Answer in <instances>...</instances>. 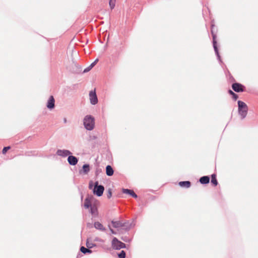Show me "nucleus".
<instances>
[{
    "mask_svg": "<svg viewBox=\"0 0 258 258\" xmlns=\"http://www.w3.org/2000/svg\"><path fill=\"white\" fill-rule=\"evenodd\" d=\"M98 181L95 182L94 185H93V181H90L89 185L90 189H93L94 194L96 195L98 197H100L102 195L104 188L102 185H98Z\"/></svg>",
    "mask_w": 258,
    "mask_h": 258,
    "instance_id": "1",
    "label": "nucleus"
},
{
    "mask_svg": "<svg viewBox=\"0 0 258 258\" xmlns=\"http://www.w3.org/2000/svg\"><path fill=\"white\" fill-rule=\"evenodd\" d=\"M84 125L86 130H92L95 125L94 117L90 115L86 116L84 119Z\"/></svg>",
    "mask_w": 258,
    "mask_h": 258,
    "instance_id": "2",
    "label": "nucleus"
},
{
    "mask_svg": "<svg viewBox=\"0 0 258 258\" xmlns=\"http://www.w3.org/2000/svg\"><path fill=\"white\" fill-rule=\"evenodd\" d=\"M238 105L239 114L241 116L242 118H244L247 115L248 110L247 106L244 102L241 101H238Z\"/></svg>",
    "mask_w": 258,
    "mask_h": 258,
    "instance_id": "3",
    "label": "nucleus"
},
{
    "mask_svg": "<svg viewBox=\"0 0 258 258\" xmlns=\"http://www.w3.org/2000/svg\"><path fill=\"white\" fill-rule=\"evenodd\" d=\"M112 246L114 248L118 249L125 247V244L114 237L112 241Z\"/></svg>",
    "mask_w": 258,
    "mask_h": 258,
    "instance_id": "4",
    "label": "nucleus"
},
{
    "mask_svg": "<svg viewBox=\"0 0 258 258\" xmlns=\"http://www.w3.org/2000/svg\"><path fill=\"white\" fill-rule=\"evenodd\" d=\"M89 99L90 103L92 105H95L98 103V98L95 91H91L89 93Z\"/></svg>",
    "mask_w": 258,
    "mask_h": 258,
    "instance_id": "5",
    "label": "nucleus"
},
{
    "mask_svg": "<svg viewBox=\"0 0 258 258\" xmlns=\"http://www.w3.org/2000/svg\"><path fill=\"white\" fill-rule=\"evenodd\" d=\"M58 156L61 157H67L72 154V153L68 150H58L56 152Z\"/></svg>",
    "mask_w": 258,
    "mask_h": 258,
    "instance_id": "6",
    "label": "nucleus"
},
{
    "mask_svg": "<svg viewBox=\"0 0 258 258\" xmlns=\"http://www.w3.org/2000/svg\"><path fill=\"white\" fill-rule=\"evenodd\" d=\"M55 100L52 96H50L47 102L46 106L49 109H52L54 107Z\"/></svg>",
    "mask_w": 258,
    "mask_h": 258,
    "instance_id": "7",
    "label": "nucleus"
},
{
    "mask_svg": "<svg viewBox=\"0 0 258 258\" xmlns=\"http://www.w3.org/2000/svg\"><path fill=\"white\" fill-rule=\"evenodd\" d=\"M243 86L239 83H234L232 85V89L237 92H242Z\"/></svg>",
    "mask_w": 258,
    "mask_h": 258,
    "instance_id": "8",
    "label": "nucleus"
},
{
    "mask_svg": "<svg viewBox=\"0 0 258 258\" xmlns=\"http://www.w3.org/2000/svg\"><path fill=\"white\" fill-rule=\"evenodd\" d=\"M212 35H213V47H214V50L216 53V55L218 58V59L220 60V56L219 55V52H218V48L216 46V36L215 34H213V30H212Z\"/></svg>",
    "mask_w": 258,
    "mask_h": 258,
    "instance_id": "9",
    "label": "nucleus"
},
{
    "mask_svg": "<svg viewBox=\"0 0 258 258\" xmlns=\"http://www.w3.org/2000/svg\"><path fill=\"white\" fill-rule=\"evenodd\" d=\"M68 161L70 164L75 165L78 163V159L76 157L70 155L68 158Z\"/></svg>",
    "mask_w": 258,
    "mask_h": 258,
    "instance_id": "10",
    "label": "nucleus"
},
{
    "mask_svg": "<svg viewBox=\"0 0 258 258\" xmlns=\"http://www.w3.org/2000/svg\"><path fill=\"white\" fill-rule=\"evenodd\" d=\"M93 198L92 197L88 196L87 198H86V199L85 200V203H84L85 208L88 209L90 207H91V203H92V201H93Z\"/></svg>",
    "mask_w": 258,
    "mask_h": 258,
    "instance_id": "11",
    "label": "nucleus"
},
{
    "mask_svg": "<svg viewBox=\"0 0 258 258\" xmlns=\"http://www.w3.org/2000/svg\"><path fill=\"white\" fill-rule=\"evenodd\" d=\"M122 192L124 194H128L135 198H137V195L134 192V191L133 190L128 189H122Z\"/></svg>",
    "mask_w": 258,
    "mask_h": 258,
    "instance_id": "12",
    "label": "nucleus"
},
{
    "mask_svg": "<svg viewBox=\"0 0 258 258\" xmlns=\"http://www.w3.org/2000/svg\"><path fill=\"white\" fill-rule=\"evenodd\" d=\"M94 227L98 230L101 231H105V229L103 227V225L100 223L99 222H95L94 223Z\"/></svg>",
    "mask_w": 258,
    "mask_h": 258,
    "instance_id": "13",
    "label": "nucleus"
},
{
    "mask_svg": "<svg viewBox=\"0 0 258 258\" xmlns=\"http://www.w3.org/2000/svg\"><path fill=\"white\" fill-rule=\"evenodd\" d=\"M106 174L108 176H111L113 174V170L110 165H107L106 168Z\"/></svg>",
    "mask_w": 258,
    "mask_h": 258,
    "instance_id": "14",
    "label": "nucleus"
},
{
    "mask_svg": "<svg viewBox=\"0 0 258 258\" xmlns=\"http://www.w3.org/2000/svg\"><path fill=\"white\" fill-rule=\"evenodd\" d=\"M210 178L208 176H205L202 177L200 179V182L202 184H207L209 182Z\"/></svg>",
    "mask_w": 258,
    "mask_h": 258,
    "instance_id": "15",
    "label": "nucleus"
},
{
    "mask_svg": "<svg viewBox=\"0 0 258 258\" xmlns=\"http://www.w3.org/2000/svg\"><path fill=\"white\" fill-rule=\"evenodd\" d=\"M179 185L181 187H189L190 185V182L188 181H181L179 183Z\"/></svg>",
    "mask_w": 258,
    "mask_h": 258,
    "instance_id": "16",
    "label": "nucleus"
},
{
    "mask_svg": "<svg viewBox=\"0 0 258 258\" xmlns=\"http://www.w3.org/2000/svg\"><path fill=\"white\" fill-rule=\"evenodd\" d=\"M91 213L94 216L97 215V209L96 206H93L91 207Z\"/></svg>",
    "mask_w": 258,
    "mask_h": 258,
    "instance_id": "17",
    "label": "nucleus"
},
{
    "mask_svg": "<svg viewBox=\"0 0 258 258\" xmlns=\"http://www.w3.org/2000/svg\"><path fill=\"white\" fill-rule=\"evenodd\" d=\"M112 226L114 228H118L122 226L121 224L118 221H112Z\"/></svg>",
    "mask_w": 258,
    "mask_h": 258,
    "instance_id": "18",
    "label": "nucleus"
},
{
    "mask_svg": "<svg viewBox=\"0 0 258 258\" xmlns=\"http://www.w3.org/2000/svg\"><path fill=\"white\" fill-rule=\"evenodd\" d=\"M83 170L85 173H87L90 170L89 165L88 164H85L83 166Z\"/></svg>",
    "mask_w": 258,
    "mask_h": 258,
    "instance_id": "19",
    "label": "nucleus"
},
{
    "mask_svg": "<svg viewBox=\"0 0 258 258\" xmlns=\"http://www.w3.org/2000/svg\"><path fill=\"white\" fill-rule=\"evenodd\" d=\"M211 182L215 185H217L218 184V182L217 181L216 175L215 174H213L212 175Z\"/></svg>",
    "mask_w": 258,
    "mask_h": 258,
    "instance_id": "20",
    "label": "nucleus"
},
{
    "mask_svg": "<svg viewBox=\"0 0 258 258\" xmlns=\"http://www.w3.org/2000/svg\"><path fill=\"white\" fill-rule=\"evenodd\" d=\"M80 250H81V252L84 253H86L87 252H89V253H91V251L90 249H87V248H85L84 246H82L81 247Z\"/></svg>",
    "mask_w": 258,
    "mask_h": 258,
    "instance_id": "21",
    "label": "nucleus"
},
{
    "mask_svg": "<svg viewBox=\"0 0 258 258\" xmlns=\"http://www.w3.org/2000/svg\"><path fill=\"white\" fill-rule=\"evenodd\" d=\"M116 0H110L109 1V6L111 9H113L115 5Z\"/></svg>",
    "mask_w": 258,
    "mask_h": 258,
    "instance_id": "22",
    "label": "nucleus"
},
{
    "mask_svg": "<svg viewBox=\"0 0 258 258\" xmlns=\"http://www.w3.org/2000/svg\"><path fill=\"white\" fill-rule=\"evenodd\" d=\"M119 258H125V252L122 250L120 253L118 254Z\"/></svg>",
    "mask_w": 258,
    "mask_h": 258,
    "instance_id": "23",
    "label": "nucleus"
},
{
    "mask_svg": "<svg viewBox=\"0 0 258 258\" xmlns=\"http://www.w3.org/2000/svg\"><path fill=\"white\" fill-rule=\"evenodd\" d=\"M229 93H230L231 94H232V95L233 97V98H234L235 100H236V99H237V98H238V96H237V95L236 94L234 93H233L231 90H230V91H229Z\"/></svg>",
    "mask_w": 258,
    "mask_h": 258,
    "instance_id": "24",
    "label": "nucleus"
},
{
    "mask_svg": "<svg viewBox=\"0 0 258 258\" xmlns=\"http://www.w3.org/2000/svg\"><path fill=\"white\" fill-rule=\"evenodd\" d=\"M10 148V147H5L3 149V154H6V153L7 152V151Z\"/></svg>",
    "mask_w": 258,
    "mask_h": 258,
    "instance_id": "25",
    "label": "nucleus"
},
{
    "mask_svg": "<svg viewBox=\"0 0 258 258\" xmlns=\"http://www.w3.org/2000/svg\"><path fill=\"white\" fill-rule=\"evenodd\" d=\"M86 245L89 248L92 247V244L90 243L89 241L87 242Z\"/></svg>",
    "mask_w": 258,
    "mask_h": 258,
    "instance_id": "26",
    "label": "nucleus"
},
{
    "mask_svg": "<svg viewBox=\"0 0 258 258\" xmlns=\"http://www.w3.org/2000/svg\"><path fill=\"white\" fill-rule=\"evenodd\" d=\"M91 69H90V67H88V68H86L84 70V73H86V72H88V71H89Z\"/></svg>",
    "mask_w": 258,
    "mask_h": 258,
    "instance_id": "27",
    "label": "nucleus"
},
{
    "mask_svg": "<svg viewBox=\"0 0 258 258\" xmlns=\"http://www.w3.org/2000/svg\"><path fill=\"white\" fill-rule=\"evenodd\" d=\"M109 227H110V226H109ZM109 229H110V230L112 234H116V232L112 229H111L110 227H109Z\"/></svg>",
    "mask_w": 258,
    "mask_h": 258,
    "instance_id": "28",
    "label": "nucleus"
},
{
    "mask_svg": "<svg viewBox=\"0 0 258 258\" xmlns=\"http://www.w3.org/2000/svg\"><path fill=\"white\" fill-rule=\"evenodd\" d=\"M96 64H95V63L94 62H92L90 65V69H92Z\"/></svg>",
    "mask_w": 258,
    "mask_h": 258,
    "instance_id": "29",
    "label": "nucleus"
},
{
    "mask_svg": "<svg viewBox=\"0 0 258 258\" xmlns=\"http://www.w3.org/2000/svg\"><path fill=\"white\" fill-rule=\"evenodd\" d=\"M111 196V192H109V194H108V198H110Z\"/></svg>",
    "mask_w": 258,
    "mask_h": 258,
    "instance_id": "30",
    "label": "nucleus"
},
{
    "mask_svg": "<svg viewBox=\"0 0 258 258\" xmlns=\"http://www.w3.org/2000/svg\"><path fill=\"white\" fill-rule=\"evenodd\" d=\"M98 59H96L93 62L95 63V64H96V63L98 62Z\"/></svg>",
    "mask_w": 258,
    "mask_h": 258,
    "instance_id": "31",
    "label": "nucleus"
},
{
    "mask_svg": "<svg viewBox=\"0 0 258 258\" xmlns=\"http://www.w3.org/2000/svg\"><path fill=\"white\" fill-rule=\"evenodd\" d=\"M64 122H66V121H67L66 119H64Z\"/></svg>",
    "mask_w": 258,
    "mask_h": 258,
    "instance_id": "32",
    "label": "nucleus"
}]
</instances>
